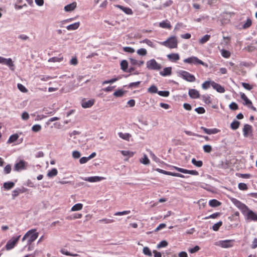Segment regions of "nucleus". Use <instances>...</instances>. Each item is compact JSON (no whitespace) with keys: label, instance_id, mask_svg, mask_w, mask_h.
<instances>
[{"label":"nucleus","instance_id":"nucleus-46","mask_svg":"<svg viewBox=\"0 0 257 257\" xmlns=\"http://www.w3.org/2000/svg\"><path fill=\"white\" fill-rule=\"evenodd\" d=\"M148 92L152 93H158V88L156 86L152 85L150 88H149Z\"/></svg>","mask_w":257,"mask_h":257},{"label":"nucleus","instance_id":"nucleus-29","mask_svg":"<svg viewBox=\"0 0 257 257\" xmlns=\"http://www.w3.org/2000/svg\"><path fill=\"white\" fill-rule=\"evenodd\" d=\"M209 204L211 207H215L219 206L221 203L216 199H212L209 201Z\"/></svg>","mask_w":257,"mask_h":257},{"label":"nucleus","instance_id":"nucleus-33","mask_svg":"<svg viewBox=\"0 0 257 257\" xmlns=\"http://www.w3.org/2000/svg\"><path fill=\"white\" fill-rule=\"evenodd\" d=\"M239 125H240V122L238 121L234 120L231 122V123L230 124V127L232 130H235L239 127Z\"/></svg>","mask_w":257,"mask_h":257},{"label":"nucleus","instance_id":"nucleus-20","mask_svg":"<svg viewBox=\"0 0 257 257\" xmlns=\"http://www.w3.org/2000/svg\"><path fill=\"white\" fill-rule=\"evenodd\" d=\"M168 59L172 62H176L180 59V56L178 53H172L167 55Z\"/></svg>","mask_w":257,"mask_h":257},{"label":"nucleus","instance_id":"nucleus-50","mask_svg":"<svg viewBox=\"0 0 257 257\" xmlns=\"http://www.w3.org/2000/svg\"><path fill=\"white\" fill-rule=\"evenodd\" d=\"M211 82L208 81L204 82L202 84V88L204 89H207L209 88L210 87V85H211Z\"/></svg>","mask_w":257,"mask_h":257},{"label":"nucleus","instance_id":"nucleus-11","mask_svg":"<svg viewBox=\"0 0 257 257\" xmlns=\"http://www.w3.org/2000/svg\"><path fill=\"white\" fill-rule=\"evenodd\" d=\"M94 102L95 100L94 99L87 100L86 99H83L81 101V106L84 108H90L94 105Z\"/></svg>","mask_w":257,"mask_h":257},{"label":"nucleus","instance_id":"nucleus-31","mask_svg":"<svg viewBox=\"0 0 257 257\" xmlns=\"http://www.w3.org/2000/svg\"><path fill=\"white\" fill-rule=\"evenodd\" d=\"M57 170L56 168H53L48 172L47 176L50 178H52L54 176H56L57 175Z\"/></svg>","mask_w":257,"mask_h":257},{"label":"nucleus","instance_id":"nucleus-13","mask_svg":"<svg viewBox=\"0 0 257 257\" xmlns=\"http://www.w3.org/2000/svg\"><path fill=\"white\" fill-rule=\"evenodd\" d=\"M233 240H225L219 242V245L223 248H228L233 246Z\"/></svg>","mask_w":257,"mask_h":257},{"label":"nucleus","instance_id":"nucleus-43","mask_svg":"<svg viewBox=\"0 0 257 257\" xmlns=\"http://www.w3.org/2000/svg\"><path fill=\"white\" fill-rule=\"evenodd\" d=\"M203 151L204 152L209 153L212 151V147L209 145H205L203 147Z\"/></svg>","mask_w":257,"mask_h":257},{"label":"nucleus","instance_id":"nucleus-32","mask_svg":"<svg viewBox=\"0 0 257 257\" xmlns=\"http://www.w3.org/2000/svg\"><path fill=\"white\" fill-rule=\"evenodd\" d=\"M83 207V204L81 203H77L75 204L72 208H71V211H79L82 209Z\"/></svg>","mask_w":257,"mask_h":257},{"label":"nucleus","instance_id":"nucleus-24","mask_svg":"<svg viewBox=\"0 0 257 257\" xmlns=\"http://www.w3.org/2000/svg\"><path fill=\"white\" fill-rule=\"evenodd\" d=\"M24 192H25L24 188H23V189L17 188V189L13 190L12 192L13 198L14 199L15 197L18 196L20 194L23 193Z\"/></svg>","mask_w":257,"mask_h":257},{"label":"nucleus","instance_id":"nucleus-53","mask_svg":"<svg viewBox=\"0 0 257 257\" xmlns=\"http://www.w3.org/2000/svg\"><path fill=\"white\" fill-rule=\"evenodd\" d=\"M140 83H141V81H137V82H135L131 83L128 85V87L131 88H137L139 87Z\"/></svg>","mask_w":257,"mask_h":257},{"label":"nucleus","instance_id":"nucleus-8","mask_svg":"<svg viewBox=\"0 0 257 257\" xmlns=\"http://www.w3.org/2000/svg\"><path fill=\"white\" fill-rule=\"evenodd\" d=\"M173 167L175 170L182 173L189 174L194 176H197L199 175L198 172L196 170H189L185 169L179 168L176 166H173Z\"/></svg>","mask_w":257,"mask_h":257},{"label":"nucleus","instance_id":"nucleus-19","mask_svg":"<svg viewBox=\"0 0 257 257\" xmlns=\"http://www.w3.org/2000/svg\"><path fill=\"white\" fill-rule=\"evenodd\" d=\"M115 7L121 10H122L124 13H125L127 15H133V12L132 10L130 8L124 7L122 6L119 5H115Z\"/></svg>","mask_w":257,"mask_h":257},{"label":"nucleus","instance_id":"nucleus-60","mask_svg":"<svg viewBox=\"0 0 257 257\" xmlns=\"http://www.w3.org/2000/svg\"><path fill=\"white\" fill-rule=\"evenodd\" d=\"M60 252L63 254H65L66 255H70V256H77L78 254H72V253H70L69 252H68V251L65 250V249H61Z\"/></svg>","mask_w":257,"mask_h":257},{"label":"nucleus","instance_id":"nucleus-55","mask_svg":"<svg viewBox=\"0 0 257 257\" xmlns=\"http://www.w3.org/2000/svg\"><path fill=\"white\" fill-rule=\"evenodd\" d=\"M12 170L11 166L9 164L6 166L4 168V171L5 174H8L11 173Z\"/></svg>","mask_w":257,"mask_h":257},{"label":"nucleus","instance_id":"nucleus-16","mask_svg":"<svg viewBox=\"0 0 257 257\" xmlns=\"http://www.w3.org/2000/svg\"><path fill=\"white\" fill-rule=\"evenodd\" d=\"M26 163L23 161L21 160L19 162L16 163L14 166V170L16 171H19L25 169Z\"/></svg>","mask_w":257,"mask_h":257},{"label":"nucleus","instance_id":"nucleus-57","mask_svg":"<svg viewBox=\"0 0 257 257\" xmlns=\"http://www.w3.org/2000/svg\"><path fill=\"white\" fill-rule=\"evenodd\" d=\"M63 60V57L58 58V57H52L49 59V62H61Z\"/></svg>","mask_w":257,"mask_h":257},{"label":"nucleus","instance_id":"nucleus-10","mask_svg":"<svg viewBox=\"0 0 257 257\" xmlns=\"http://www.w3.org/2000/svg\"><path fill=\"white\" fill-rule=\"evenodd\" d=\"M0 64H5L8 66L11 70H14V65L11 58L6 59L0 56Z\"/></svg>","mask_w":257,"mask_h":257},{"label":"nucleus","instance_id":"nucleus-37","mask_svg":"<svg viewBox=\"0 0 257 257\" xmlns=\"http://www.w3.org/2000/svg\"><path fill=\"white\" fill-rule=\"evenodd\" d=\"M128 67V63L126 60H123L121 61L120 62V67L121 69L124 71H125L127 68Z\"/></svg>","mask_w":257,"mask_h":257},{"label":"nucleus","instance_id":"nucleus-34","mask_svg":"<svg viewBox=\"0 0 257 257\" xmlns=\"http://www.w3.org/2000/svg\"><path fill=\"white\" fill-rule=\"evenodd\" d=\"M191 163L197 167H201L203 165L202 161H197L195 158H193L191 160Z\"/></svg>","mask_w":257,"mask_h":257},{"label":"nucleus","instance_id":"nucleus-56","mask_svg":"<svg viewBox=\"0 0 257 257\" xmlns=\"http://www.w3.org/2000/svg\"><path fill=\"white\" fill-rule=\"evenodd\" d=\"M242 86L246 89L248 90H250L253 88V87L252 85H250L248 83L242 82L241 83Z\"/></svg>","mask_w":257,"mask_h":257},{"label":"nucleus","instance_id":"nucleus-9","mask_svg":"<svg viewBox=\"0 0 257 257\" xmlns=\"http://www.w3.org/2000/svg\"><path fill=\"white\" fill-rule=\"evenodd\" d=\"M156 171L160 173H162V174H163L165 175H170V176H174V177H180V178H185L184 175H183L181 174H180V173L169 172V171H165V170H162V169H161L159 168H157L156 169Z\"/></svg>","mask_w":257,"mask_h":257},{"label":"nucleus","instance_id":"nucleus-48","mask_svg":"<svg viewBox=\"0 0 257 257\" xmlns=\"http://www.w3.org/2000/svg\"><path fill=\"white\" fill-rule=\"evenodd\" d=\"M124 94V91L122 90H117L113 93V95L115 97H121Z\"/></svg>","mask_w":257,"mask_h":257},{"label":"nucleus","instance_id":"nucleus-52","mask_svg":"<svg viewBox=\"0 0 257 257\" xmlns=\"http://www.w3.org/2000/svg\"><path fill=\"white\" fill-rule=\"evenodd\" d=\"M200 247L198 245H196L193 248H189L188 249V251L191 253H194L196 252H197L200 249Z\"/></svg>","mask_w":257,"mask_h":257},{"label":"nucleus","instance_id":"nucleus-6","mask_svg":"<svg viewBox=\"0 0 257 257\" xmlns=\"http://www.w3.org/2000/svg\"><path fill=\"white\" fill-rule=\"evenodd\" d=\"M147 68L152 70H160L161 68V65L157 62L155 59H151L147 62Z\"/></svg>","mask_w":257,"mask_h":257},{"label":"nucleus","instance_id":"nucleus-22","mask_svg":"<svg viewBox=\"0 0 257 257\" xmlns=\"http://www.w3.org/2000/svg\"><path fill=\"white\" fill-rule=\"evenodd\" d=\"M160 75L163 76L170 75L172 73L171 67H166L163 70L160 72Z\"/></svg>","mask_w":257,"mask_h":257},{"label":"nucleus","instance_id":"nucleus-12","mask_svg":"<svg viewBox=\"0 0 257 257\" xmlns=\"http://www.w3.org/2000/svg\"><path fill=\"white\" fill-rule=\"evenodd\" d=\"M252 127L251 125L245 124L243 128V134L244 137H248L249 135H252Z\"/></svg>","mask_w":257,"mask_h":257},{"label":"nucleus","instance_id":"nucleus-39","mask_svg":"<svg viewBox=\"0 0 257 257\" xmlns=\"http://www.w3.org/2000/svg\"><path fill=\"white\" fill-rule=\"evenodd\" d=\"M221 55L225 58H228L230 56V53L229 51L223 49L221 51Z\"/></svg>","mask_w":257,"mask_h":257},{"label":"nucleus","instance_id":"nucleus-2","mask_svg":"<svg viewBox=\"0 0 257 257\" xmlns=\"http://www.w3.org/2000/svg\"><path fill=\"white\" fill-rule=\"evenodd\" d=\"M38 235L39 233L36 231V229L30 230L23 236L22 241L28 239V244L30 245L37 238Z\"/></svg>","mask_w":257,"mask_h":257},{"label":"nucleus","instance_id":"nucleus-21","mask_svg":"<svg viewBox=\"0 0 257 257\" xmlns=\"http://www.w3.org/2000/svg\"><path fill=\"white\" fill-rule=\"evenodd\" d=\"M159 26L162 28L168 29L170 30L172 28V26L170 23L168 21H163L159 23Z\"/></svg>","mask_w":257,"mask_h":257},{"label":"nucleus","instance_id":"nucleus-14","mask_svg":"<svg viewBox=\"0 0 257 257\" xmlns=\"http://www.w3.org/2000/svg\"><path fill=\"white\" fill-rule=\"evenodd\" d=\"M200 129L203 130V131L208 134V135H212L216 134L220 132V130L217 128H207L204 126H201Z\"/></svg>","mask_w":257,"mask_h":257},{"label":"nucleus","instance_id":"nucleus-7","mask_svg":"<svg viewBox=\"0 0 257 257\" xmlns=\"http://www.w3.org/2000/svg\"><path fill=\"white\" fill-rule=\"evenodd\" d=\"M180 74L181 77L187 81L192 82L196 80L195 77L187 71H182Z\"/></svg>","mask_w":257,"mask_h":257},{"label":"nucleus","instance_id":"nucleus-59","mask_svg":"<svg viewBox=\"0 0 257 257\" xmlns=\"http://www.w3.org/2000/svg\"><path fill=\"white\" fill-rule=\"evenodd\" d=\"M123 50L124 52H128L130 53H133L135 51L134 48L130 47H123Z\"/></svg>","mask_w":257,"mask_h":257},{"label":"nucleus","instance_id":"nucleus-45","mask_svg":"<svg viewBox=\"0 0 257 257\" xmlns=\"http://www.w3.org/2000/svg\"><path fill=\"white\" fill-rule=\"evenodd\" d=\"M98 221L99 222L104 223L105 224H109L114 222V220L111 219L103 218L102 219L99 220Z\"/></svg>","mask_w":257,"mask_h":257},{"label":"nucleus","instance_id":"nucleus-61","mask_svg":"<svg viewBox=\"0 0 257 257\" xmlns=\"http://www.w3.org/2000/svg\"><path fill=\"white\" fill-rule=\"evenodd\" d=\"M41 129V126L39 124H35L32 127V130L34 132H38L40 131Z\"/></svg>","mask_w":257,"mask_h":257},{"label":"nucleus","instance_id":"nucleus-25","mask_svg":"<svg viewBox=\"0 0 257 257\" xmlns=\"http://www.w3.org/2000/svg\"><path fill=\"white\" fill-rule=\"evenodd\" d=\"M80 26V22H76L74 24L69 25L66 27L68 30H75L77 29Z\"/></svg>","mask_w":257,"mask_h":257},{"label":"nucleus","instance_id":"nucleus-49","mask_svg":"<svg viewBox=\"0 0 257 257\" xmlns=\"http://www.w3.org/2000/svg\"><path fill=\"white\" fill-rule=\"evenodd\" d=\"M158 94L161 96L168 97L170 92L168 91H159L158 92Z\"/></svg>","mask_w":257,"mask_h":257},{"label":"nucleus","instance_id":"nucleus-40","mask_svg":"<svg viewBox=\"0 0 257 257\" xmlns=\"http://www.w3.org/2000/svg\"><path fill=\"white\" fill-rule=\"evenodd\" d=\"M222 221H220L219 222H218L217 223L214 224L213 226H212V229L214 230V231H218V229H219L220 227L222 225Z\"/></svg>","mask_w":257,"mask_h":257},{"label":"nucleus","instance_id":"nucleus-35","mask_svg":"<svg viewBox=\"0 0 257 257\" xmlns=\"http://www.w3.org/2000/svg\"><path fill=\"white\" fill-rule=\"evenodd\" d=\"M210 38V35H205L201 39L199 40V43L201 44H203L207 42L209 40Z\"/></svg>","mask_w":257,"mask_h":257},{"label":"nucleus","instance_id":"nucleus-4","mask_svg":"<svg viewBox=\"0 0 257 257\" xmlns=\"http://www.w3.org/2000/svg\"><path fill=\"white\" fill-rule=\"evenodd\" d=\"M184 63L190 64H194V65H198L200 64L203 66H207V65H205L204 62H203L202 60L199 59L197 57L195 56H192L190 57H189L188 58H186L183 60Z\"/></svg>","mask_w":257,"mask_h":257},{"label":"nucleus","instance_id":"nucleus-44","mask_svg":"<svg viewBox=\"0 0 257 257\" xmlns=\"http://www.w3.org/2000/svg\"><path fill=\"white\" fill-rule=\"evenodd\" d=\"M202 98L206 104H209L211 102V98L209 95H203Z\"/></svg>","mask_w":257,"mask_h":257},{"label":"nucleus","instance_id":"nucleus-26","mask_svg":"<svg viewBox=\"0 0 257 257\" xmlns=\"http://www.w3.org/2000/svg\"><path fill=\"white\" fill-rule=\"evenodd\" d=\"M15 186V183L13 182H7L4 183V188L6 190H9L13 188Z\"/></svg>","mask_w":257,"mask_h":257},{"label":"nucleus","instance_id":"nucleus-15","mask_svg":"<svg viewBox=\"0 0 257 257\" xmlns=\"http://www.w3.org/2000/svg\"><path fill=\"white\" fill-rule=\"evenodd\" d=\"M189 96L193 99H196L200 97L199 92L195 89H190L188 91Z\"/></svg>","mask_w":257,"mask_h":257},{"label":"nucleus","instance_id":"nucleus-41","mask_svg":"<svg viewBox=\"0 0 257 257\" xmlns=\"http://www.w3.org/2000/svg\"><path fill=\"white\" fill-rule=\"evenodd\" d=\"M168 244V243L166 240L161 241L159 244H157V248L159 249L162 247H166Z\"/></svg>","mask_w":257,"mask_h":257},{"label":"nucleus","instance_id":"nucleus-58","mask_svg":"<svg viewBox=\"0 0 257 257\" xmlns=\"http://www.w3.org/2000/svg\"><path fill=\"white\" fill-rule=\"evenodd\" d=\"M118 79L117 78H112L110 80H105L102 82V84L104 85V84H108V83H113L115 82V81H116L117 80H118Z\"/></svg>","mask_w":257,"mask_h":257},{"label":"nucleus","instance_id":"nucleus-54","mask_svg":"<svg viewBox=\"0 0 257 257\" xmlns=\"http://www.w3.org/2000/svg\"><path fill=\"white\" fill-rule=\"evenodd\" d=\"M17 86L18 89L22 92H27L28 91L27 89L22 84H18Z\"/></svg>","mask_w":257,"mask_h":257},{"label":"nucleus","instance_id":"nucleus-28","mask_svg":"<svg viewBox=\"0 0 257 257\" xmlns=\"http://www.w3.org/2000/svg\"><path fill=\"white\" fill-rule=\"evenodd\" d=\"M19 136L17 134H15L14 135H11L9 140L7 141L8 144H11L15 142H16L18 139L19 138Z\"/></svg>","mask_w":257,"mask_h":257},{"label":"nucleus","instance_id":"nucleus-23","mask_svg":"<svg viewBox=\"0 0 257 257\" xmlns=\"http://www.w3.org/2000/svg\"><path fill=\"white\" fill-rule=\"evenodd\" d=\"M77 4L76 2H73L70 4L66 5L64 7V10L66 12H70L74 10L76 7Z\"/></svg>","mask_w":257,"mask_h":257},{"label":"nucleus","instance_id":"nucleus-18","mask_svg":"<svg viewBox=\"0 0 257 257\" xmlns=\"http://www.w3.org/2000/svg\"><path fill=\"white\" fill-rule=\"evenodd\" d=\"M104 178L101 177H98V176H92V177H86L85 178H83V179L86 181H88L89 182H99L103 179H104Z\"/></svg>","mask_w":257,"mask_h":257},{"label":"nucleus","instance_id":"nucleus-63","mask_svg":"<svg viewBox=\"0 0 257 257\" xmlns=\"http://www.w3.org/2000/svg\"><path fill=\"white\" fill-rule=\"evenodd\" d=\"M141 43H145L151 47H153V46H154L153 43L151 40H150L148 39H146L143 40L141 42Z\"/></svg>","mask_w":257,"mask_h":257},{"label":"nucleus","instance_id":"nucleus-5","mask_svg":"<svg viewBox=\"0 0 257 257\" xmlns=\"http://www.w3.org/2000/svg\"><path fill=\"white\" fill-rule=\"evenodd\" d=\"M20 236L21 235H19L17 237H13L11 239L9 240L5 246L6 249L9 250L13 248L18 243Z\"/></svg>","mask_w":257,"mask_h":257},{"label":"nucleus","instance_id":"nucleus-17","mask_svg":"<svg viewBox=\"0 0 257 257\" xmlns=\"http://www.w3.org/2000/svg\"><path fill=\"white\" fill-rule=\"evenodd\" d=\"M212 87L219 93H223L225 92V89L220 84L215 83L214 81H211V83Z\"/></svg>","mask_w":257,"mask_h":257},{"label":"nucleus","instance_id":"nucleus-51","mask_svg":"<svg viewBox=\"0 0 257 257\" xmlns=\"http://www.w3.org/2000/svg\"><path fill=\"white\" fill-rule=\"evenodd\" d=\"M137 53L141 56H145L147 53V51L144 48H141L138 50Z\"/></svg>","mask_w":257,"mask_h":257},{"label":"nucleus","instance_id":"nucleus-3","mask_svg":"<svg viewBox=\"0 0 257 257\" xmlns=\"http://www.w3.org/2000/svg\"><path fill=\"white\" fill-rule=\"evenodd\" d=\"M159 43L170 49L176 48L178 46V41L175 36L170 37L166 41L161 42Z\"/></svg>","mask_w":257,"mask_h":257},{"label":"nucleus","instance_id":"nucleus-42","mask_svg":"<svg viewBox=\"0 0 257 257\" xmlns=\"http://www.w3.org/2000/svg\"><path fill=\"white\" fill-rule=\"evenodd\" d=\"M121 153L124 156L132 157L134 155V153L128 151H121Z\"/></svg>","mask_w":257,"mask_h":257},{"label":"nucleus","instance_id":"nucleus-1","mask_svg":"<svg viewBox=\"0 0 257 257\" xmlns=\"http://www.w3.org/2000/svg\"><path fill=\"white\" fill-rule=\"evenodd\" d=\"M232 203L240 210L246 220L249 221H257V214L250 210L244 203L236 198H231Z\"/></svg>","mask_w":257,"mask_h":257},{"label":"nucleus","instance_id":"nucleus-47","mask_svg":"<svg viewBox=\"0 0 257 257\" xmlns=\"http://www.w3.org/2000/svg\"><path fill=\"white\" fill-rule=\"evenodd\" d=\"M238 187L240 190H246L248 189L247 185L244 183H239Z\"/></svg>","mask_w":257,"mask_h":257},{"label":"nucleus","instance_id":"nucleus-64","mask_svg":"<svg viewBox=\"0 0 257 257\" xmlns=\"http://www.w3.org/2000/svg\"><path fill=\"white\" fill-rule=\"evenodd\" d=\"M195 111L199 114H203L205 112V110L203 107L196 108Z\"/></svg>","mask_w":257,"mask_h":257},{"label":"nucleus","instance_id":"nucleus-38","mask_svg":"<svg viewBox=\"0 0 257 257\" xmlns=\"http://www.w3.org/2000/svg\"><path fill=\"white\" fill-rule=\"evenodd\" d=\"M143 253L149 256H152V253L150 248L148 247H144L143 249Z\"/></svg>","mask_w":257,"mask_h":257},{"label":"nucleus","instance_id":"nucleus-62","mask_svg":"<svg viewBox=\"0 0 257 257\" xmlns=\"http://www.w3.org/2000/svg\"><path fill=\"white\" fill-rule=\"evenodd\" d=\"M141 162L145 165H148L150 163V160L148 159L147 155H145L144 158H142V160L141 161Z\"/></svg>","mask_w":257,"mask_h":257},{"label":"nucleus","instance_id":"nucleus-30","mask_svg":"<svg viewBox=\"0 0 257 257\" xmlns=\"http://www.w3.org/2000/svg\"><path fill=\"white\" fill-rule=\"evenodd\" d=\"M240 97L242 99H243L245 102V104L247 105H251L252 103L251 101L247 98V97L246 96V95L242 93L240 94Z\"/></svg>","mask_w":257,"mask_h":257},{"label":"nucleus","instance_id":"nucleus-27","mask_svg":"<svg viewBox=\"0 0 257 257\" xmlns=\"http://www.w3.org/2000/svg\"><path fill=\"white\" fill-rule=\"evenodd\" d=\"M119 137L123 140L128 141L130 138L132 137L131 135L128 133H123L121 132L118 133Z\"/></svg>","mask_w":257,"mask_h":257},{"label":"nucleus","instance_id":"nucleus-36","mask_svg":"<svg viewBox=\"0 0 257 257\" xmlns=\"http://www.w3.org/2000/svg\"><path fill=\"white\" fill-rule=\"evenodd\" d=\"M252 24V21L250 18H248L246 22L243 24L242 25V28L244 29H246L247 28H248L251 26Z\"/></svg>","mask_w":257,"mask_h":257}]
</instances>
